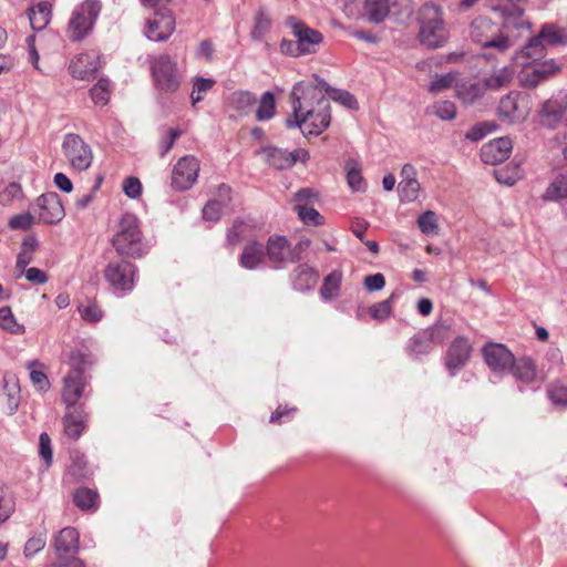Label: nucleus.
Here are the masks:
<instances>
[{"label": "nucleus", "mask_w": 567, "mask_h": 567, "mask_svg": "<svg viewBox=\"0 0 567 567\" xmlns=\"http://www.w3.org/2000/svg\"><path fill=\"white\" fill-rule=\"evenodd\" d=\"M539 34L546 45L555 47L567 44V32L555 24L543 25Z\"/></svg>", "instance_id": "obj_34"}, {"label": "nucleus", "mask_w": 567, "mask_h": 567, "mask_svg": "<svg viewBox=\"0 0 567 567\" xmlns=\"http://www.w3.org/2000/svg\"><path fill=\"white\" fill-rule=\"evenodd\" d=\"M112 245L120 256L133 259L144 257L151 249L141 229V221L133 214L122 216L112 238Z\"/></svg>", "instance_id": "obj_3"}, {"label": "nucleus", "mask_w": 567, "mask_h": 567, "mask_svg": "<svg viewBox=\"0 0 567 567\" xmlns=\"http://www.w3.org/2000/svg\"><path fill=\"white\" fill-rule=\"evenodd\" d=\"M175 30V19L169 12L155 13L148 19L145 35L152 41H165Z\"/></svg>", "instance_id": "obj_16"}, {"label": "nucleus", "mask_w": 567, "mask_h": 567, "mask_svg": "<svg viewBox=\"0 0 567 567\" xmlns=\"http://www.w3.org/2000/svg\"><path fill=\"white\" fill-rule=\"evenodd\" d=\"M517 110L516 95L507 94L504 96L498 105V114L509 121L515 118V112Z\"/></svg>", "instance_id": "obj_51"}, {"label": "nucleus", "mask_w": 567, "mask_h": 567, "mask_svg": "<svg viewBox=\"0 0 567 567\" xmlns=\"http://www.w3.org/2000/svg\"><path fill=\"white\" fill-rule=\"evenodd\" d=\"M123 192L132 199L138 198L142 194V184L140 179L133 176L126 177L123 182Z\"/></svg>", "instance_id": "obj_62"}, {"label": "nucleus", "mask_w": 567, "mask_h": 567, "mask_svg": "<svg viewBox=\"0 0 567 567\" xmlns=\"http://www.w3.org/2000/svg\"><path fill=\"white\" fill-rule=\"evenodd\" d=\"M22 197V188L18 183H10L2 193H0V202L6 205L14 199Z\"/></svg>", "instance_id": "obj_63"}, {"label": "nucleus", "mask_w": 567, "mask_h": 567, "mask_svg": "<svg viewBox=\"0 0 567 567\" xmlns=\"http://www.w3.org/2000/svg\"><path fill=\"white\" fill-rule=\"evenodd\" d=\"M512 141L508 137H498L483 145L481 159L485 164L496 165L506 161L512 152Z\"/></svg>", "instance_id": "obj_18"}, {"label": "nucleus", "mask_w": 567, "mask_h": 567, "mask_svg": "<svg viewBox=\"0 0 567 567\" xmlns=\"http://www.w3.org/2000/svg\"><path fill=\"white\" fill-rule=\"evenodd\" d=\"M265 255L275 269H282L289 264V241L284 236H270Z\"/></svg>", "instance_id": "obj_20"}, {"label": "nucleus", "mask_w": 567, "mask_h": 567, "mask_svg": "<svg viewBox=\"0 0 567 567\" xmlns=\"http://www.w3.org/2000/svg\"><path fill=\"white\" fill-rule=\"evenodd\" d=\"M152 75L158 90L173 93L181 85V75L176 62L169 55H159L152 61Z\"/></svg>", "instance_id": "obj_6"}, {"label": "nucleus", "mask_w": 567, "mask_h": 567, "mask_svg": "<svg viewBox=\"0 0 567 567\" xmlns=\"http://www.w3.org/2000/svg\"><path fill=\"white\" fill-rule=\"evenodd\" d=\"M433 109L434 114L443 121H451L456 116V106L451 101H440Z\"/></svg>", "instance_id": "obj_54"}, {"label": "nucleus", "mask_w": 567, "mask_h": 567, "mask_svg": "<svg viewBox=\"0 0 567 567\" xmlns=\"http://www.w3.org/2000/svg\"><path fill=\"white\" fill-rule=\"evenodd\" d=\"M567 110V96H553L547 100L540 110L542 123L546 126H553L557 123Z\"/></svg>", "instance_id": "obj_23"}, {"label": "nucleus", "mask_w": 567, "mask_h": 567, "mask_svg": "<svg viewBox=\"0 0 567 567\" xmlns=\"http://www.w3.org/2000/svg\"><path fill=\"white\" fill-rule=\"evenodd\" d=\"M276 114V97L270 91H266L258 103L256 118L260 122L271 120Z\"/></svg>", "instance_id": "obj_36"}, {"label": "nucleus", "mask_w": 567, "mask_h": 567, "mask_svg": "<svg viewBox=\"0 0 567 567\" xmlns=\"http://www.w3.org/2000/svg\"><path fill=\"white\" fill-rule=\"evenodd\" d=\"M342 281L341 270H333L327 275L323 279V284L320 288V296L323 300H331L339 293Z\"/></svg>", "instance_id": "obj_32"}, {"label": "nucleus", "mask_w": 567, "mask_h": 567, "mask_svg": "<svg viewBox=\"0 0 567 567\" xmlns=\"http://www.w3.org/2000/svg\"><path fill=\"white\" fill-rule=\"evenodd\" d=\"M87 380L84 373L70 370L63 378L62 401L69 408H76V402L84 395Z\"/></svg>", "instance_id": "obj_15"}, {"label": "nucleus", "mask_w": 567, "mask_h": 567, "mask_svg": "<svg viewBox=\"0 0 567 567\" xmlns=\"http://www.w3.org/2000/svg\"><path fill=\"white\" fill-rule=\"evenodd\" d=\"M561 69V64L554 59L545 60L535 64L530 72L525 75V85L529 87L537 86L542 81L548 80L550 76L557 74Z\"/></svg>", "instance_id": "obj_21"}, {"label": "nucleus", "mask_w": 567, "mask_h": 567, "mask_svg": "<svg viewBox=\"0 0 567 567\" xmlns=\"http://www.w3.org/2000/svg\"><path fill=\"white\" fill-rule=\"evenodd\" d=\"M137 267L127 261L118 260L109 262L104 269V278L116 293H126L133 290Z\"/></svg>", "instance_id": "obj_7"}, {"label": "nucleus", "mask_w": 567, "mask_h": 567, "mask_svg": "<svg viewBox=\"0 0 567 567\" xmlns=\"http://www.w3.org/2000/svg\"><path fill=\"white\" fill-rule=\"evenodd\" d=\"M101 2L85 0L74 8L66 27V37L72 42H80L92 31L101 12Z\"/></svg>", "instance_id": "obj_5"}, {"label": "nucleus", "mask_w": 567, "mask_h": 567, "mask_svg": "<svg viewBox=\"0 0 567 567\" xmlns=\"http://www.w3.org/2000/svg\"><path fill=\"white\" fill-rule=\"evenodd\" d=\"M547 393L554 405H567V384L560 381L554 382L548 386Z\"/></svg>", "instance_id": "obj_48"}, {"label": "nucleus", "mask_w": 567, "mask_h": 567, "mask_svg": "<svg viewBox=\"0 0 567 567\" xmlns=\"http://www.w3.org/2000/svg\"><path fill=\"white\" fill-rule=\"evenodd\" d=\"M496 11L503 17L501 28L504 32L508 33L509 29L523 30L529 29L530 23L524 18V10L516 4H506L504 7L495 8Z\"/></svg>", "instance_id": "obj_22"}, {"label": "nucleus", "mask_w": 567, "mask_h": 567, "mask_svg": "<svg viewBox=\"0 0 567 567\" xmlns=\"http://www.w3.org/2000/svg\"><path fill=\"white\" fill-rule=\"evenodd\" d=\"M313 82L305 85L302 83V89L300 91L301 100L305 102L308 101H318L319 96H323L322 92H326L329 96L331 95V91L334 87L330 86L323 79H321L317 74H312Z\"/></svg>", "instance_id": "obj_31"}, {"label": "nucleus", "mask_w": 567, "mask_h": 567, "mask_svg": "<svg viewBox=\"0 0 567 567\" xmlns=\"http://www.w3.org/2000/svg\"><path fill=\"white\" fill-rule=\"evenodd\" d=\"M73 501L80 509L89 511L96 508L99 494L91 488L82 487L75 491Z\"/></svg>", "instance_id": "obj_40"}, {"label": "nucleus", "mask_w": 567, "mask_h": 567, "mask_svg": "<svg viewBox=\"0 0 567 567\" xmlns=\"http://www.w3.org/2000/svg\"><path fill=\"white\" fill-rule=\"evenodd\" d=\"M509 373H512L516 380L528 384L536 378V367L530 358L523 357L517 360L514 359Z\"/></svg>", "instance_id": "obj_30"}, {"label": "nucleus", "mask_w": 567, "mask_h": 567, "mask_svg": "<svg viewBox=\"0 0 567 567\" xmlns=\"http://www.w3.org/2000/svg\"><path fill=\"white\" fill-rule=\"evenodd\" d=\"M420 42L427 48H440L447 41L442 8L435 2H425L420 9Z\"/></svg>", "instance_id": "obj_4"}, {"label": "nucleus", "mask_w": 567, "mask_h": 567, "mask_svg": "<svg viewBox=\"0 0 567 567\" xmlns=\"http://www.w3.org/2000/svg\"><path fill=\"white\" fill-rule=\"evenodd\" d=\"M3 388L7 395V410L9 414L16 413L20 402V386L14 377H3Z\"/></svg>", "instance_id": "obj_33"}, {"label": "nucleus", "mask_w": 567, "mask_h": 567, "mask_svg": "<svg viewBox=\"0 0 567 567\" xmlns=\"http://www.w3.org/2000/svg\"><path fill=\"white\" fill-rule=\"evenodd\" d=\"M285 25L291 30L300 45V49L307 50V54L315 52V47L319 45L323 40V37L319 31L309 28L295 16L287 17Z\"/></svg>", "instance_id": "obj_13"}, {"label": "nucleus", "mask_w": 567, "mask_h": 567, "mask_svg": "<svg viewBox=\"0 0 567 567\" xmlns=\"http://www.w3.org/2000/svg\"><path fill=\"white\" fill-rule=\"evenodd\" d=\"M483 358L487 367L499 375L508 374L514 363L513 353L501 343H488L483 348Z\"/></svg>", "instance_id": "obj_12"}, {"label": "nucleus", "mask_w": 567, "mask_h": 567, "mask_svg": "<svg viewBox=\"0 0 567 567\" xmlns=\"http://www.w3.org/2000/svg\"><path fill=\"white\" fill-rule=\"evenodd\" d=\"M33 209L38 213L39 220L48 225L58 224L65 216L61 198L54 192L39 196L33 205Z\"/></svg>", "instance_id": "obj_11"}, {"label": "nucleus", "mask_w": 567, "mask_h": 567, "mask_svg": "<svg viewBox=\"0 0 567 567\" xmlns=\"http://www.w3.org/2000/svg\"><path fill=\"white\" fill-rule=\"evenodd\" d=\"M258 154L262 156L266 164L270 167L284 171L292 167L297 162L305 163L309 159V153L305 148H296L291 152L287 150L267 146L258 151Z\"/></svg>", "instance_id": "obj_9"}, {"label": "nucleus", "mask_w": 567, "mask_h": 567, "mask_svg": "<svg viewBox=\"0 0 567 567\" xmlns=\"http://www.w3.org/2000/svg\"><path fill=\"white\" fill-rule=\"evenodd\" d=\"M472 346L464 337H457L450 344L446 355L445 365L451 377H454L462 368L466 365L471 358Z\"/></svg>", "instance_id": "obj_14"}, {"label": "nucleus", "mask_w": 567, "mask_h": 567, "mask_svg": "<svg viewBox=\"0 0 567 567\" xmlns=\"http://www.w3.org/2000/svg\"><path fill=\"white\" fill-rule=\"evenodd\" d=\"M486 89L484 87L483 82L470 83L467 85H462L458 91V97L466 104H472L476 100L481 99Z\"/></svg>", "instance_id": "obj_41"}, {"label": "nucleus", "mask_w": 567, "mask_h": 567, "mask_svg": "<svg viewBox=\"0 0 567 567\" xmlns=\"http://www.w3.org/2000/svg\"><path fill=\"white\" fill-rule=\"evenodd\" d=\"M394 299V295L392 293L390 298L377 302L370 307V315L375 320H384L390 317L392 312V302Z\"/></svg>", "instance_id": "obj_50"}, {"label": "nucleus", "mask_w": 567, "mask_h": 567, "mask_svg": "<svg viewBox=\"0 0 567 567\" xmlns=\"http://www.w3.org/2000/svg\"><path fill=\"white\" fill-rule=\"evenodd\" d=\"M301 89L302 82L295 83L290 94L292 117L286 120V126L300 127L305 136H318L330 125V102L324 96H319L318 101L305 102L301 100Z\"/></svg>", "instance_id": "obj_1"}, {"label": "nucleus", "mask_w": 567, "mask_h": 567, "mask_svg": "<svg viewBox=\"0 0 567 567\" xmlns=\"http://www.w3.org/2000/svg\"><path fill=\"white\" fill-rule=\"evenodd\" d=\"M497 124L494 121H484L473 125L465 134V138L478 142L488 134L497 130Z\"/></svg>", "instance_id": "obj_42"}, {"label": "nucleus", "mask_w": 567, "mask_h": 567, "mask_svg": "<svg viewBox=\"0 0 567 567\" xmlns=\"http://www.w3.org/2000/svg\"><path fill=\"white\" fill-rule=\"evenodd\" d=\"M27 16L31 28L34 31H41L48 27L52 18V4L48 1H41L27 10Z\"/></svg>", "instance_id": "obj_26"}, {"label": "nucleus", "mask_w": 567, "mask_h": 567, "mask_svg": "<svg viewBox=\"0 0 567 567\" xmlns=\"http://www.w3.org/2000/svg\"><path fill=\"white\" fill-rule=\"evenodd\" d=\"M567 197V175H559L546 189L542 198L545 202H556Z\"/></svg>", "instance_id": "obj_38"}, {"label": "nucleus", "mask_w": 567, "mask_h": 567, "mask_svg": "<svg viewBox=\"0 0 567 567\" xmlns=\"http://www.w3.org/2000/svg\"><path fill=\"white\" fill-rule=\"evenodd\" d=\"M329 97L350 110H357L359 106L354 95L346 90L334 89Z\"/></svg>", "instance_id": "obj_52"}, {"label": "nucleus", "mask_w": 567, "mask_h": 567, "mask_svg": "<svg viewBox=\"0 0 567 567\" xmlns=\"http://www.w3.org/2000/svg\"><path fill=\"white\" fill-rule=\"evenodd\" d=\"M39 455L45 462L47 467L52 463L51 439L48 433L43 432L39 437Z\"/></svg>", "instance_id": "obj_58"}, {"label": "nucleus", "mask_w": 567, "mask_h": 567, "mask_svg": "<svg viewBox=\"0 0 567 567\" xmlns=\"http://www.w3.org/2000/svg\"><path fill=\"white\" fill-rule=\"evenodd\" d=\"M363 16L374 24L382 23L388 17H391L389 1L386 0H364Z\"/></svg>", "instance_id": "obj_27"}, {"label": "nucleus", "mask_w": 567, "mask_h": 567, "mask_svg": "<svg viewBox=\"0 0 567 567\" xmlns=\"http://www.w3.org/2000/svg\"><path fill=\"white\" fill-rule=\"evenodd\" d=\"M310 239H300L293 247L289 245V262L295 264L305 257V252L310 247Z\"/></svg>", "instance_id": "obj_61"}, {"label": "nucleus", "mask_w": 567, "mask_h": 567, "mask_svg": "<svg viewBox=\"0 0 567 567\" xmlns=\"http://www.w3.org/2000/svg\"><path fill=\"white\" fill-rule=\"evenodd\" d=\"M215 84V80L206 78H195L190 101L193 106L203 100V94L208 92Z\"/></svg>", "instance_id": "obj_47"}, {"label": "nucleus", "mask_w": 567, "mask_h": 567, "mask_svg": "<svg viewBox=\"0 0 567 567\" xmlns=\"http://www.w3.org/2000/svg\"><path fill=\"white\" fill-rule=\"evenodd\" d=\"M514 79V70L509 66H503L495 70L492 74L483 78L482 82L486 91H498L507 87Z\"/></svg>", "instance_id": "obj_29"}, {"label": "nucleus", "mask_w": 567, "mask_h": 567, "mask_svg": "<svg viewBox=\"0 0 567 567\" xmlns=\"http://www.w3.org/2000/svg\"><path fill=\"white\" fill-rule=\"evenodd\" d=\"M34 223V216L30 213L18 214L9 219V227L11 229L28 230Z\"/></svg>", "instance_id": "obj_60"}, {"label": "nucleus", "mask_w": 567, "mask_h": 567, "mask_svg": "<svg viewBox=\"0 0 567 567\" xmlns=\"http://www.w3.org/2000/svg\"><path fill=\"white\" fill-rule=\"evenodd\" d=\"M522 53L530 60H539L546 54V43L540 34L529 39L528 43L523 48Z\"/></svg>", "instance_id": "obj_44"}, {"label": "nucleus", "mask_w": 567, "mask_h": 567, "mask_svg": "<svg viewBox=\"0 0 567 567\" xmlns=\"http://www.w3.org/2000/svg\"><path fill=\"white\" fill-rule=\"evenodd\" d=\"M182 135V131L177 127H171L159 141V154L165 156L175 144L176 140Z\"/></svg>", "instance_id": "obj_56"}, {"label": "nucleus", "mask_w": 567, "mask_h": 567, "mask_svg": "<svg viewBox=\"0 0 567 567\" xmlns=\"http://www.w3.org/2000/svg\"><path fill=\"white\" fill-rule=\"evenodd\" d=\"M363 286L369 292L380 291L385 286V278L382 274L378 272L369 275L363 279Z\"/></svg>", "instance_id": "obj_64"}, {"label": "nucleus", "mask_w": 567, "mask_h": 567, "mask_svg": "<svg viewBox=\"0 0 567 567\" xmlns=\"http://www.w3.org/2000/svg\"><path fill=\"white\" fill-rule=\"evenodd\" d=\"M101 66L100 59L94 52H86L74 58L69 66L73 78L79 80H90Z\"/></svg>", "instance_id": "obj_19"}, {"label": "nucleus", "mask_w": 567, "mask_h": 567, "mask_svg": "<svg viewBox=\"0 0 567 567\" xmlns=\"http://www.w3.org/2000/svg\"><path fill=\"white\" fill-rule=\"evenodd\" d=\"M271 17L270 14L262 8H260L254 18V28L251 30L250 37L255 41H261L266 33L269 32L271 27Z\"/></svg>", "instance_id": "obj_35"}, {"label": "nucleus", "mask_w": 567, "mask_h": 567, "mask_svg": "<svg viewBox=\"0 0 567 567\" xmlns=\"http://www.w3.org/2000/svg\"><path fill=\"white\" fill-rule=\"evenodd\" d=\"M62 151L72 168L86 171L93 161V152L84 140L74 133H68L62 143Z\"/></svg>", "instance_id": "obj_8"}, {"label": "nucleus", "mask_w": 567, "mask_h": 567, "mask_svg": "<svg viewBox=\"0 0 567 567\" xmlns=\"http://www.w3.org/2000/svg\"><path fill=\"white\" fill-rule=\"evenodd\" d=\"M421 186L416 179L401 181L399 184L400 200L403 203L414 202L420 193Z\"/></svg>", "instance_id": "obj_45"}, {"label": "nucleus", "mask_w": 567, "mask_h": 567, "mask_svg": "<svg viewBox=\"0 0 567 567\" xmlns=\"http://www.w3.org/2000/svg\"><path fill=\"white\" fill-rule=\"evenodd\" d=\"M199 172V162L193 155L181 157L172 171L171 185L175 190H187L197 181Z\"/></svg>", "instance_id": "obj_10"}, {"label": "nucleus", "mask_w": 567, "mask_h": 567, "mask_svg": "<svg viewBox=\"0 0 567 567\" xmlns=\"http://www.w3.org/2000/svg\"><path fill=\"white\" fill-rule=\"evenodd\" d=\"M417 226L424 235H433L439 230L436 214L432 210H426L417 218Z\"/></svg>", "instance_id": "obj_49"}, {"label": "nucleus", "mask_w": 567, "mask_h": 567, "mask_svg": "<svg viewBox=\"0 0 567 567\" xmlns=\"http://www.w3.org/2000/svg\"><path fill=\"white\" fill-rule=\"evenodd\" d=\"M432 338L426 332L416 333L408 343L409 352L415 355L427 354L432 351Z\"/></svg>", "instance_id": "obj_37"}, {"label": "nucleus", "mask_w": 567, "mask_h": 567, "mask_svg": "<svg viewBox=\"0 0 567 567\" xmlns=\"http://www.w3.org/2000/svg\"><path fill=\"white\" fill-rule=\"evenodd\" d=\"M295 210L298 214V217L302 220L305 224H311L315 226L321 225L322 216L319 214L317 209L312 207V205L307 204H296Z\"/></svg>", "instance_id": "obj_46"}, {"label": "nucleus", "mask_w": 567, "mask_h": 567, "mask_svg": "<svg viewBox=\"0 0 567 567\" xmlns=\"http://www.w3.org/2000/svg\"><path fill=\"white\" fill-rule=\"evenodd\" d=\"M47 544L45 535H38L29 538L24 545V556L30 558L41 551Z\"/></svg>", "instance_id": "obj_57"}, {"label": "nucleus", "mask_w": 567, "mask_h": 567, "mask_svg": "<svg viewBox=\"0 0 567 567\" xmlns=\"http://www.w3.org/2000/svg\"><path fill=\"white\" fill-rule=\"evenodd\" d=\"M86 413L82 405L73 408V411L65 413L63 416L64 434L72 439L79 440L85 430Z\"/></svg>", "instance_id": "obj_24"}, {"label": "nucleus", "mask_w": 567, "mask_h": 567, "mask_svg": "<svg viewBox=\"0 0 567 567\" xmlns=\"http://www.w3.org/2000/svg\"><path fill=\"white\" fill-rule=\"evenodd\" d=\"M0 328L13 334H23L25 332L24 326L17 321L11 308L8 306L0 308Z\"/></svg>", "instance_id": "obj_39"}, {"label": "nucleus", "mask_w": 567, "mask_h": 567, "mask_svg": "<svg viewBox=\"0 0 567 567\" xmlns=\"http://www.w3.org/2000/svg\"><path fill=\"white\" fill-rule=\"evenodd\" d=\"M468 35L484 51L482 56L487 61L496 60L497 55L505 54L514 45L509 33L487 17L475 18L470 23Z\"/></svg>", "instance_id": "obj_2"}, {"label": "nucleus", "mask_w": 567, "mask_h": 567, "mask_svg": "<svg viewBox=\"0 0 567 567\" xmlns=\"http://www.w3.org/2000/svg\"><path fill=\"white\" fill-rule=\"evenodd\" d=\"M233 102L238 111L246 112L256 103V96L250 92L239 91L233 94Z\"/></svg>", "instance_id": "obj_55"}, {"label": "nucleus", "mask_w": 567, "mask_h": 567, "mask_svg": "<svg viewBox=\"0 0 567 567\" xmlns=\"http://www.w3.org/2000/svg\"><path fill=\"white\" fill-rule=\"evenodd\" d=\"M56 558H71L80 547V535L74 527L62 528L53 538Z\"/></svg>", "instance_id": "obj_17"}, {"label": "nucleus", "mask_w": 567, "mask_h": 567, "mask_svg": "<svg viewBox=\"0 0 567 567\" xmlns=\"http://www.w3.org/2000/svg\"><path fill=\"white\" fill-rule=\"evenodd\" d=\"M265 257V247L258 241L248 243L239 258L240 266L252 270L256 269Z\"/></svg>", "instance_id": "obj_28"}, {"label": "nucleus", "mask_w": 567, "mask_h": 567, "mask_svg": "<svg viewBox=\"0 0 567 567\" xmlns=\"http://www.w3.org/2000/svg\"><path fill=\"white\" fill-rule=\"evenodd\" d=\"M221 210V202L212 199L203 208V218L208 221H217L220 218Z\"/></svg>", "instance_id": "obj_59"}, {"label": "nucleus", "mask_w": 567, "mask_h": 567, "mask_svg": "<svg viewBox=\"0 0 567 567\" xmlns=\"http://www.w3.org/2000/svg\"><path fill=\"white\" fill-rule=\"evenodd\" d=\"M91 99L95 104L106 105L111 96V83L106 79H101L91 89Z\"/></svg>", "instance_id": "obj_43"}, {"label": "nucleus", "mask_w": 567, "mask_h": 567, "mask_svg": "<svg viewBox=\"0 0 567 567\" xmlns=\"http://www.w3.org/2000/svg\"><path fill=\"white\" fill-rule=\"evenodd\" d=\"M79 312L83 320L92 323L99 322L103 318V311L95 302L80 306Z\"/></svg>", "instance_id": "obj_53"}, {"label": "nucleus", "mask_w": 567, "mask_h": 567, "mask_svg": "<svg viewBox=\"0 0 567 567\" xmlns=\"http://www.w3.org/2000/svg\"><path fill=\"white\" fill-rule=\"evenodd\" d=\"M319 279V272L307 264L299 265L292 274L293 289L308 291L315 288Z\"/></svg>", "instance_id": "obj_25"}]
</instances>
